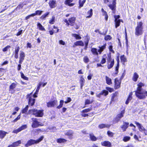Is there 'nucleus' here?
I'll return each mask as SVG.
<instances>
[{
  "mask_svg": "<svg viewBox=\"0 0 147 147\" xmlns=\"http://www.w3.org/2000/svg\"><path fill=\"white\" fill-rule=\"evenodd\" d=\"M144 84L142 82H140L138 84L137 91H135L136 96L140 99H143L145 98V95L147 96V92L142 91V87L144 86Z\"/></svg>",
  "mask_w": 147,
  "mask_h": 147,
  "instance_id": "nucleus-1",
  "label": "nucleus"
},
{
  "mask_svg": "<svg viewBox=\"0 0 147 147\" xmlns=\"http://www.w3.org/2000/svg\"><path fill=\"white\" fill-rule=\"evenodd\" d=\"M59 43L60 44L63 45H65V42L62 40L59 41Z\"/></svg>",
  "mask_w": 147,
  "mask_h": 147,
  "instance_id": "nucleus-63",
  "label": "nucleus"
},
{
  "mask_svg": "<svg viewBox=\"0 0 147 147\" xmlns=\"http://www.w3.org/2000/svg\"><path fill=\"white\" fill-rule=\"evenodd\" d=\"M27 127V125H22L21 127L19 128V130L20 131H21L25 129Z\"/></svg>",
  "mask_w": 147,
  "mask_h": 147,
  "instance_id": "nucleus-43",
  "label": "nucleus"
},
{
  "mask_svg": "<svg viewBox=\"0 0 147 147\" xmlns=\"http://www.w3.org/2000/svg\"><path fill=\"white\" fill-rule=\"evenodd\" d=\"M37 26L38 27V29L42 31H45V29L44 27L42 26V25L38 23L37 24Z\"/></svg>",
  "mask_w": 147,
  "mask_h": 147,
  "instance_id": "nucleus-32",
  "label": "nucleus"
},
{
  "mask_svg": "<svg viewBox=\"0 0 147 147\" xmlns=\"http://www.w3.org/2000/svg\"><path fill=\"white\" fill-rule=\"evenodd\" d=\"M90 138L92 141H95L97 140V138L92 134H90Z\"/></svg>",
  "mask_w": 147,
  "mask_h": 147,
  "instance_id": "nucleus-35",
  "label": "nucleus"
},
{
  "mask_svg": "<svg viewBox=\"0 0 147 147\" xmlns=\"http://www.w3.org/2000/svg\"><path fill=\"white\" fill-rule=\"evenodd\" d=\"M29 113H32L36 117H42L44 114L43 110H38L35 109H31L29 110Z\"/></svg>",
  "mask_w": 147,
  "mask_h": 147,
  "instance_id": "nucleus-3",
  "label": "nucleus"
},
{
  "mask_svg": "<svg viewBox=\"0 0 147 147\" xmlns=\"http://www.w3.org/2000/svg\"><path fill=\"white\" fill-rule=\"evenodd\" d=\"M33 13L26 16L25 18L26 20H27L28 19H29L31 17L34 16H33Z\"/></svg>",
  "mask_w": 147,
  "mask_h": 147,
  "instance_id": "nucleus-57",
  "label": "nucleus"
},
{
  "mask_svg": "<svg viewBox=\"0 0 147 147\" xmlns=\"http://www.w3.org/2000/svg\"><path fill=\"white\" fill-rule=\"evenodd\" d=\"M108 57L107 67L108 69H110L113 66L114 61L113 59H112L110 55H108Z\"/></svg>",
  "mask_w": 147,
  "mask_h": 147,
  "instance_id": "nucleus-9",
  "label": "nucleus"
},
{
  "mask_svg": "<svg viewBox=\"0 0 147 147\" xmlns=\"http://www.w3.org/2000/svg\"><path fill=\"white\" fill-rule=\"evenodd\" d=\"M75 20L76 18L75 17H72L69 19L68 21L69 25H70L71 26H73L75 22Z\"/></svg>",
  "mask_w": 147,
  "mask_h": 147,
  "instance_id": "nucleus-15",
  "label": "nucleus"
},
{
  "mask_svg": "<svg viewBox=\"0 0 147 147\" xmlns=\"http://www.w3.org/2000/svg\"><path fill=\"white\" fill-rule=\"evenodd\" d=\"M64 101L63 100H61L60 101V104L59 105L57 106V108L58 109H59L61 108L63 105Z\"/></svg>",
  "mask_w": 147,
  "mask_h": 147,
  "instance_id": "nucleus-40",
  "label": "nucleus"
},
{
  "mask_svg": "<svg viewBox=\"0 0 147 147\" xmlns=\"http://www.w3.org/2000/svg\"><path fill=\"white\" fill-rule=\"evenodd\" d=\"M130 139V138L129 137L127 136H125L124 137L123 139V140L125 142H126L129 141Z\"/></svg>",
  "mask_w": 147,
  "mask_h": 147,
  "instance_id": "nucleus-45",
  "label": "nucleus"
},
{
  "mask_svg": "<svg viewBox=\"0 0 147 147\" xmlns=\"http://www.w3.org/2000/svg\"><path fill=\"white\" fill-rule=\"evenodd\" d=\"M74 0H66L64 2V3L66 5H68L69 6H74L75 3H71Z\"/></svg>",
  "mask_w": 147,
  "mask_h": 147,
  "instance_id": "nucleus-14",
  "label": "nucleus"
},
{
  "mask_svg": "<svg viewBox=\"0 0 147 147\" xmlns=\"http://www.w3.org/2000/svg\"><path fill=\"white\" fill-rule=\"evenodd\" d=\"M114 18L115 19V21H116L118 20V19L120 18V16L119 15H115L114 16Z\"/></svg>",
  "mask_w": 147,
  "mask_h": 147,
  "instance_id": "nucleus-58",
  "label": "nucleus"
},
{
  "mask_svg": "<svg viewBox=\"0 0 147 147\" xmlns=\"http://www.w3.org/2000/svg\"><path fill=\"white\" fill-rule=\"evenodd\" d=\"M49 12H47L45 14L42 15L40 17V18L41 19H43L45 18L49 14Z\"/></svg>",
  "mask_w": 147,
  "mask_h": 147,
  "instance_id": "nucleus-48",
  "label": "nucleus"
},
{
  "mask_svg": "<svg viewBox=\"0 0 147 147\" xmlns=\"http://www.w3.org/2000/svg\"><path fill=\"white\" fill-rule=\"evenodd\" d=\"M105 80L106 83L107 84L110 85L112 84V82L111 81V79L110 78L107 76H106Z\"/></svg>",
  "mask_w": 147,
  "mask_h": 147,
  "instance_id": "nucleus-29",
  "label": "nucleus"
},
{
  "mask_svg": "<svg viewBox=\"0 0 147 147\" xmlns=\"http://www.w3.org/2000/svg\"><path fill=\"white\" fill-rule=\"evenodd\" d=\"M44 138V136H42L39 139L36 140L31 139H30V140L28 141L27 143L25 145V146L26 147H28L34 144H38L42 141Z\"/></svg>",
  "mask_w": 147,
  "mask_h": 147,
  "instance_id": "nucleus-4",
  "label": "nucleus"
},
{
  "mask_svg": "<svg viewBox=\"0 0 147 147\" xmlns=\"http://www.w3.org/2000/svg\"><path fill=\"white\" fill-rule=\"evenodd\" d=\"M108 92L106 90H103L98 94H96V96L97 97L100 98L101 95H104L106 96L108 95Z\"/></svg>",
  "mask_w": 147,
  "mask_h": 147,
  "instance_id": "nucleus-13",
  "label": "nucleus"
},
{
  "mask_svg": "<svg viewBox=\"0 0 147 147\" xmlns=\"http://www.w3.org/2000/svg\"><path fill=\"white\" fill-rule=\"evenodd\" d=\"M92 75L91 74H90L89 76H88L87 77L88 79L89 80H91L92 79Z\"/></svg>",
  "mask_w": 147,
  "mask_h": 147,
  "instance_id": "nucleus-62",
  "label": "nucleus"
},
{
  "mask_svg": "<svg viewBox=\"0 0 147 147\" xmlns=\"http://www.w3.org/2000/svg\"><path fill=\"white\" fill-rule=\"evenodd\" d=\"M57 105V100L51 101L47 102V106L48 107H55Z\"/></svg>",
  "mask_w": 147,
  "mask_h": 147,
  "instance_id": "nucleus-8",
  "label": "nucleus"
},
{
  "mask_svg": "<svg viewBox=\"0 0 147 147\" xmlns=\"http://www.w3.org/2000/svg\"><path fill=\"white\" fill-rule=\"evenodd\" d=\"M132 92H130L129 93V96L127 98V99L125 102V104H127V105L129 103V101L130 100H131L132 99Z\"/></svg>",
  "mask_w": 147,
  "mask_h": 147,
  "instance_id": "nucleus-25",
  "label": "nucleus"
},
{
  "mask_svg": "<svg viewBox=\"0 0 147 147\" xmlns=\"http://www.w3.org/2000/svg\"><path fill=\"white\" fill-rule=\"evenodd\" d=\"M57 143H61L66 142V140L64 139L60 138L58 139L57 140Z\"/></svg>",
  "mask_w": 147,
  "mask_h": 147,
  "instance_id": "nucleus-34",
  "label": "nucleus"
},
{
  "mask_svg": "<svg viewBox=\"0 0 147 147\" xmlns=\"http://www.w3.org/2000/svg\"><path fill=\"white\" fill-rule=\"evenodd\" d=\"M109 51L113 53H114V51L113 49V47L112 46H109Z\"/></svg>",
  "mask_w": 147,
  "mask_h": 147,
  "instance_id": "nucleus-61",
  "label": "nucleus"
},
{
  "mask_svg": "<svg viewBox=\"0 0 147 147\" xmlns=\"http://www.w3.org/2000/svg\"><path fill=\"white\" fill-rule=\"evenodd\" d=\"M9 47V46H7L3 49V51L4 52L6 51L7 50L8 48Z\"/></svg>",
  "mask_w": 147,
  "mask_h": 147,
  "instance_id": "nucleus-64",
  "label": "nucleus"
},
{
  "mask_svg": "<svg viewBox=\"0 0 147 147\" xmlns=\"http://www.w3.org/2000/svg\"><path fill=\"white\" fill-rule=\"evenodd\" d=\"M87 14L89 15L88 16L86 17L87 18H89L92 17V10L91 9L89 11L87 12Z\"/></svg>",
  "mask_w": 147,
  "mask_h": 147,
  "instance_id": "nucleus-37",
  "label": "nucleus"
},
{
  "mask_svg": "<svg viewBox=\"0 0 147 147\" xmlns=\"http://www.w3.org/2000/svg\"><path fill=\"white\" fill-rule=\"evenodd\" d=\"M92 102L90 100L88 99H86L85 101V105H89Z\"/></svg>",
  "mask_w": 147,
  "mask_h": 147,
  "instance_id": "nucleus-54",
  "label": "nucleus"
},
{
  "mask_svg": "<svg viewBox=\"0 0 147 147\" xmlns=\"http://www.w3.org/2000/svg\"><path fill=\"white\" fill-rule=\"evenodd\" d=\"M116 0H113L112 3H110L109 5L108 6L113 11V12L115 13V11L116 9Z\"/></svg>",
  "mask_w": 147,
  "mask_h": 147,
  "instance_id": "nucleus-10",
  "label": "nucleus"
},
{
  "mask_svg": "<svg viewBox=\"0 0 147 147\" xmlns=\"http://www.w3.org/2000/svg\"><path fill=\"white\" fill-rule=\"evenodd\" d=\"M107 134L110 137H112L113 135V134L110 131H107Z\"/></svg>",
  "mask_w": 147,
  "mask_h": 147,
  "instance_id": "nucleus-55",
  "label": "nucleus"
},
{
  "mask_svg": "<svg viewBox=\"0 0 147 147\" xmlns=\"http://www.w3.org/2000/svg\"><path fill=\"white\" fill-rule=\"evenodd\" d=\"M92 54L94 55H98L99 54L98 52V49L95 48H92L91 50Z\"/></svg>",
  "mask_w": 147,
  "mask_h": 147,
  "instance_id": "nucleus-24",
  "label": "nucleus"
},
{
  "mask_svg": "<svg viewBox=\"0 0 147 147\" xmlns=\"http://www.w3.org/2000/svg\"><path fill=\"white\" fill-rule=\"evenodd\" d=\"M65 134L66 135L68 136L70 138H72L73 134V132L71 131H65Z\"/></svg>",
  "mask_w": 147,
  "mask_h": 147,
  "instance_id": "nucleus-20",
  "label": "nucleus"
},
{
  "mask_svg": "<svg viewBox=\"0 0 147 147\" xmlns=\"http://www.w3.org/2000/svg\"><path fill=\"white\" fill-rule=\"evenodd\" d=\"M110 126V125L108 124H101L99 125L98 127L100 129H102L104 128H109Z\"/></svg>",
  "mask_w": 147,
  "mask_h": 147,
  "instance_id": "nucleus-28",
  "label": "nucleus"
},
{
  "mask_svg": "<svg viewBox=\"0 0 147 147\" xmlns=\"http://www.w3.org/2000/svg\"><path fill=\"white\" fill-rule=\"evenodd\" d=\"M125 113L124 110L122 111L121 113L118 114L116 117H115L113 120V123L115 124L118 123L121 119L122 117H123V115Z\"/></svg>",
  "mask_w": 147,
  "mask_h": 147,
  "instance_id": "nucleus-6",
  "label": "nucleus"
},
{
  "mask_svg": "<svg viewBox=\"0 0 147 147\" xmlns=\"http://www.w3.org/2000/svg\"><path fill=\"white\" fill-rule=\"evenodd\" d=\"M135 123L140 131L144 132L145 135H147V130L144 128L141 124L137 121H135Z\"/></svg>",
  "mask_w": 147,
  "mask_h": 147,
  "instance_id": "nucleus-7",
  "label": "nucleus"
},
{
  "mask_svg": "<svg viewBox=\"0 0 147 147\" xmlns=\"http://www.w3.org/2000/svg\"><path fill=\"white\" fill-rule=\"evenodd\" d=\"M20 49V48L19 47H18L15 48V57L17 59L18 58V53Z\"/></svg>",
  "mask_w": 147,
  "mask_h": 147,
  "instance_id": "nucleus-23",
  "label": "nucleus"
},
{
  "mask_svg": "<svg viewBox=\"0 0 147 147\" xmlns=\"http://www.w3.org/2000/svg\"><path fill=\"white\" fill-rule=\"evenodd\" d=\"M101 144L103 146L110 147L111 146V143L107 141H105L104 142H101Z\"/></svg>",
  "mask_w": 147,
  "mask_h": 147,
  "instance_id": "nucleus-17",
  "label": "nucleus"
},
{
  "mask_svg": "<svg viewBox=\"0 0 147 147\" xmlns=\"http://www.w3.org/2000/svg\"><path fill=\"white\" fill-rule=\"evenodd\" d=\"M125 40H126V45L127 47H128V42L127 37V34L126 29H125Z\"/></svg>",
  "mask_w": 147,
  "mask_h": 147,
  "instance_id": "nucleus-51",
  "label": "nucleus"
},
{
  "mask_svg": "<svg viewBox=\"0 0 147 147\" xmlns=\"http://www.w3.org/2000/svg\"><path fill=\"white\" fill-rule=\"evenodd\" d=\"M17 82L13 83L9 86V88L10 89H14L17 86Z\"/></svg>",
  "mask_w": 147,
  "mask_h": 147,
  "instance_id": "nucleus-31",
  "label": "nucleus"
},
{
  "mask_svg": "<svg viewBox=\"0 0 147 147\" xmlns=\"http://www.w3.org/2000/svg\"><path fill=\"white\" fill-rule=\"evenodd\" d=\"M85 1L86 0H83L82 1H81V0H79V7L80 8L81 7H83L84 4L85 3Z\"/></svg>",
  "mask_w": 147,
  "mask_h": 147,
  "instance_id": "nucleus-36",
  "label": "nucleus"
},
{
  "mask_svg": "<svg viewBox=\"0 0 147 147\" xmlns=\"http://www.w3.org/2000/svg\"><path fill=\"white\" fill-rule=\"evenodd\" d=\"M42 12V11L37 10L36 11L35 13H33V16H34L37 15H40L41 14Z\"/></svg>",
  "mask_w": 147,
  "mask_h": 147,
  "instance_id": "nucleus-39",
  "label": "nucleus"
},
{
  "mask_svg": "<svg viewBox=\"0 0 147 147\" xmlns=\"http://www.w3.org/2000/svg\"><path fill=\"white\" fill-rule=\"evenodd\" d=\"M129 123H128L124 122L123 125L121 126L123 131H125L126 129L128 127Z\"/></svg>",
  "mask_w": 147,
  "mask_h": 147,
  "instance_id": "nucleus-19",
  "label": "nucleus"
},
{
  "mask_svg": "<svg viewBox=\"0 0 147 147\" xmlns=\"http://www.w3.org/2000/svg\"><path fill=\"white\" fill-rule=\"evenodd\" d=\"M91 109L88 108L86 109H85L84 110H83L82 112L83 113H87L89 111H91Z\"/></svg>",
  "mask_w": 147,
  "mask_h": 147,
  "instance_id": "nucleus-52",
  "label": "nucleus"
},
{
  "mask_svg": "<svg viewBox=\"0 0 147 147\" xmlns=\"http://www.w3.org/2000/svg\"><path fill=\"white\" fill-rule=\"evenodd\" d=\"M76 46H83L84 44V42L81 40L76 41L74 43Z\"/></svg>",
  "mask_w": 147,
  "mask_h": 147,
  "instance_id": "nucleus-26",
  "label": "nucleus"
},
{
  "mask_svg": "<svg viewBox=\"0 0 147 147\" xmlns=\"http://www.w3.org/2000/svg\"><path fill=\"white\" fill-rule=\"evenodd\" d=\"M49 4L51 8H53L56 6L55 1L53 0H50Z\"/></svg>",
  "mask_w": 147,
  "mask_h": 147,
  "instance_id": "nucleus-21",
  "label": "nucleus"
},
{
  "mask_svg": "<svg viewBox=\"0 0 147 147\" xmlns=\"http://www.w3.org/2000/svg\"><path fill=\"white\" fill-rule=\"evenodd\" d=\"M25 57V55L24 53L22 51L20 52V60L19 61V63L22 64L24 59Z\"/></svg>",
  "mask_w": 147,
  "mask_h": 147,
  "instance_id": "nucleus-12",
  "label": "nucleus"
},
{
  "mask_svg": "<svg viewBox=\"0 0 147 147\" xmlns=\"http://www.w3.org/2000/svg\"><path fill=\"white\" fill-rule=\"evenodd\" d=\"M84 61L85 63H87L89 62V60L87 56H85L84 57Z\"/></svg>",
  "mask_w": 147,
  "mask_h": 147,
  "instance_id": "nucleus-46",
  "label": "nucleus"
},
{
  "mask_svg": "<svg viewBox=\"0 0 147 147\" xmlns=\"http://www.w3.org/2000/svg\"><path fill=\"white\" fill-rule=\"evenodd\" d=\"M111 37L109 35H107L105 36V39L106 40H109L111 39Z\"/></svg>",
  "mask_w": 147,
  "mask_h": 147,
  "instance_id": "nucleus-50",
  "label": "nucleus"
},
{
  "mask_svg": "<svg viewBox=\"0 0 147 147\" xmlns=\"http://www.w3.org/2000/svg\"><path fill=\"white\" fill-rule=\"evenodd\" d=\"M106 55H104L102 57V59L101 61V64H103L104 63H105L106 62Z\"/></svg>",
  "mask_w": 147,
  "mask_h": 147,
  "instance_id": "nucleus-38",
  "label": "nucleus"
},
{
  "mask_svg": "<svg viewBox=\"0 0 147 147\" xmlns=\"http://www.w3.org/2000/svg\"><path fill=\"white\" fill-rule=\"evenodd\" d=\"M32 120L33 121L32 125V127L36 128L40 125L39 124L40 123L37 120L36 118H33Z\"/></svg>",
  "mask_w": 147,
  "mask_h": 147,
  "instance_id": "nucleus-11",
  "label": "nucleus"
},
{
  "mask_svg": "<svg viewBox=\"0 0 147 147\" xmlns=\"http://www.w3.org/2000/svg\"><path fill=\"white\" fill-rule=\"evenodd\" d=\"M28 106L27 105L26 107L22 110V113H26L28 110Z\"/></svg>",
  "mask_w": 147,
  "mask_h": 147,
  "instance_id": "nucleus-49",
  "label": "nucleus"
},
{
  "mask_svg": "<svg viewBox=\"0 0 147 147\" xmlns=\"http://www.w3.org/2000/svg\"><path fill=\"white\" fill-rule=\"evenodd\" d=\"M21 141L20 140H19L13 143V145L15 147L18 146L19 145L21 144Z\"/></svg>",
  "mask_w": 147,
  "mask_h": 147,
  "instance_id": "nucleus-42",
  "label": "nucleus"
},
{
  "mask_svg": "<svg viewBox=\"0 0 147 147\" xmlns=\"http://www.w3.org/2000/svg\"><path fill=\"white\" fill-rule=\"evenodd\" d=\"M106 89L109 91V92H112L113 91V89L112 88H110L109 87H107L106 88Z\"/></svg>",
  "mask_w": 147,
  "mask_h": 147,
  "instance_id": "nucleus-60",
  "label": "nucleus"
},
{
  "mask_svg": "<svg viewBox=\"0 0 147 147\" xmlns=\"http://www.w3.org/2000/svg\"><path fill=\"white\" fill-rule=\"evenodd\" d=\"M21 77L24 79V80H28V78L25 76L24 74L23 73H21Z\"/></svg>",
  "mask_w": 147,
  "mask_h": 147,
  "instance_id": "nucleus-53",
  "label": "nucleus"
},
{
  "mask_svg": "<svg viewBox=\"0 0 147 147\" xmlns=\"http://www.w3.org/2000/svg\"><path fill=\"white\" fill-rule=\"evenodd\" d=\"M121 22H123V21L122 20H118L116 21H115V28H117L120 25V23Z\"/></svg>",
  "mask_w": 147,
  "mask_h": 147,
  "instance_id": "nucleus-30",
  "label": "nucleus"
},
{
  "mask_svg": "<svg viewBox=\"0 0 147 147\" xmlns=\"http://www.w3.org/2000/svg\"><path fill=\"white\" fill-rule=\"evenodd\" d=\"M106 46V44H105L103 46L101 47H99V49H98V52L99 54H100L105 49Z\"/></svg>",
  "mask_w": 147,
  "mask_h": 147,
  "instance_id": "nucleus-18",
  "label": "nucleus"
},
{
  "mask_svg": "<svg viewBox=\"0 0 147 147\" xmlns=\"http://www.w3.org/2000/svg\"><path fill=\"white\" fill-rule=\"evenodd\" d=\"M72 36L75 37L76 39L79 40L81 39V37H80L79 35L76 34H72Z\"/></svg>",
  "mask_w": 147,
  "mask_h": 147,
  "instance_id": "nucleus-41",
  "label": "nucleus"
},
{
  "mask_svg": "<svg viewBox=\"0 0 147 147\" xmlns=\"http://www.w3.org/2000/svg\"><path fill=\"white\" fill-rule=\"evenodd\" d=\"M121 60L123 62L126 61V59L124 55L122 56L121 57Z\"/></svg>",
  "mask_w": 147,
  "mask_h": 147,
  "instance_id": "nucleus-47",
  "label": "nucleus"
},
{
  "mask_svg": "<svg viewBox=\"0 0 147 147\" xmlns=\"http://www.w3.org/2000/svg\"><path fill=\"white\" fill-rule=\"evenodd\" d=\"M27 98L29 99V104L31 106L33 105L35 102V99L33 98L36 97L37 96L36 94H33L32 93H30L29 94L27 95Z\"/></svg>",
  "mask_w": 147,
  "mask_h": 147,
  "instance_id": "nucleus-5",
  "label": "nucleus"
},
{
  "mask_svg": "<svg viewBox=\"0 0 147 147\" xmlns=\"http://www.w3.org/2000/svg\"><path fill=\"white\" fill-rule=\"evenodd\" d=\"M115 87L116 89L119 88L121 84V82L118 80L115 79Z\"/></svg>",
  "mask_w": 147,
  "mask_h": 147,
  "instance_id": "nucleus-22",
  "label": "nucleus"
},
{
  "mask_svg": "<svg viewBox=\"0 0 147 147\" xmlns=\"http://www.w3.org/2000/svg\"><path fill=\"white\" fill-rule=\"evenodd\" d=\"M7 133V132L1 130L0 131V138L1 139L3 138Z\"/></svg>",
  "mask_w": 147,
  "mask_h": 147,
  "instance_id": "nucleus-27",
  "label": "nucleus"
},
{
  "mask_svg": "<svg viewBox=\"0 0 147 147\" xmlns=\"http://www.w3.org/2000/svg\"><path fill=\"white\" fill-rule=\"evenodd\" d=\"M20 114L15 119H14L13 120V121L14 122H16L18 120H19V119H20Z\"/></svg>",
  "mask_w": 147,
  "mask_h": 147,
  "instance_id": "nucleus-56",
  "label": "nucleus"
},
{
  "mask_svg": "<svg viewBox=\"0 0 147 147\" xmlns=\"http://www.w3.org/2000/svg\"><path fill=\"white\" fill-rule=\"evenodd\" d=\"M20 131L19 130V128H18L17 129H16L13 130V133H14L17 134Z\"/></svg>",
  "mask_w": 147,
  "mask_h": 147,
  "instance_id": "nucleus-59",
  "label": "nucleus"
},
{
  "mask_svg": "<svg viewBox=\"0 0 147 147\" xmlns=\"http://www.w3.org/2000/svg\"><path fill=\"white\" fill-rule=\"evenodd\" d=\"M55 18L54 17H53L49 21V23L51 24H53L55 22Z\"/></svg>",
  "mask_w": 147,
  "mask_h": 147,
  "instance_id": "nucleus-44",
  "label": "nucleus"
},
{
  "mask_svg": "<svg viewBox=\"0 0 147 147\" xmlns=\"http://www.w3.org/2000/svg\"><path fill=\"white\" fill-rule=\"evenodd\" d=\"M137 26L135 29V34L138 36L141 35L143 33V23L141 22H138Z\"/></svg>",
  "mask_w": 147,
  "mask_h": 147,
  "instance_id": "nucleus-2",
  "label": "nucleus"
},
{
  "mask_svg": "<svg viewBox=\"0 0 147 147\" xmlns=\"http://www.w3.org/2000/svg\"><path fill=\"white\" fill-rule=\"evenodd\" d=\"M80 87L81 89H82L85 82V80L83 78V76H80Z\"/></svg>",
  "mask_w": 147,
  "mask_h": 147,
  "instance_id": "nucleus-16",
  "label": "nucleus"
},
{
  "mask_svg": "<svg viewBox=\"0 0 147 147\" xmlns=\"http://www.w3.org/2000/svg\"><path fill=\"white\" fill-rule=\"evenodd\" d=\"M138 77V75L136 72L134 73L132 79L135 82L137 81V79Z\"/></svg>",
  "mask_w": 147,
  "mask_h": 147,
  "instance_id": "nucleus-33",
  "label": "nucleus"
}]
</instances>
